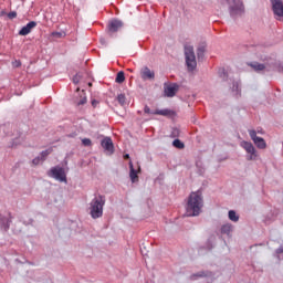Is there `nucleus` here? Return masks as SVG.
Listing matches in <instances>:
<instances>
[{"instance_id": "f257e3e1", "label": "nucleus", "mask_w": 283, "mask_h": 283, "mask_svg": "<svg viewBox=\"0 0 283 283\" xmlns=\"http://www.w3.org/2000/svg\"><path fill=\"white\" fill-rule=\"evenodd\" d=\"M205 207V199L202 198V191H192L186 203V216L188 218H196L202 213Z\"/></svg>"}, {"instance_id": "f03ea898", "label": "nucleus", "mask_w": 283, "mask_h": 283, "mask_svg": "<svg viewBox=\"0 0 283 283\" xmlns=\"http://www.w3.org/2000/svg\"><path fill=\"white\" fill-rule=\"evenodd\" d=\"M105 196L97 195L95 196L91 202L88 203V212L93 220H98V218H103V209L105 207Z\"/></svg>"}, {"instance_id": "7ed1b4c3", "label": "nucleus", "mask_w": 283, "mask_h": 283, "mask_svg": "<svg viewBox=\"0 0 283 283\" xmlns=\"http://www.w3.org/2000/svg\"><path fill=\"white\" fill-rule=\"evenodd\" d=\"M227 2L229 4V12L232 19L244 14V3H242V0H227Z\"/></svg>"}, {"instance_id": "20e7f679", "label": "nucleus", "mask_w": 283, "mask_h": 283, "mask_svg": "<svg viewBox=\"0 0 283 283\" xmlns=\"http://www.w3.org/2000/svg\"><path fill=\"white\" fill-rule=\"evenodd\" d=\"M49 178H53L59 182H67V174H65V168L61 166H54L48 171Z\"/></svg>"}, {"instance_id": "39448f33", "label": "nucleus", "mask_w": 283, "mask_h": 283, "mask_svg": "<svg viewBox=\"0 0 283 283\" xmlns=\"http://www.w3.org/2000/svg\"><path fill=\"white\" fill-rule=\"evenodd\" d=\"M185 56H186V65L189 72H193L198 66V62L196 61V53L193 52V46H185Z\"/></svg>"}, {"instance_id": "423d86ee", "label": "nucleus", "mask_w": 283, "mask_h": 283, "mask_svg": "<svg viewBox=\"0 0 283 283\" xmlns=\"http://www.w3.org/2000/svg\"><path fill=\"white\" fill-rule=\"evenodd\" d=\"M272 6V12L274 14V19L276 21H281L283 18V1L282 0H270Z\"/></svg>"}, {"instance_id": "0eeeda50", "label": "nucleus", "mask_w": 283, "mask_h": 283, "mask_svg": "<svg viewBox=\"0 0 283 283\" xmlns=\"http://www.w3.org/2000/svg\"><path fill=\"white\" fill-rule=\"evenodd\" d=\"M241 147L247 151V160H258V150L250 142H242Z\"/></svg>"}, {"instance_id": "6e6552de", "label": "nucleus", "mask_w": 283, "mask_h": 283, "mask_svg": "<svg viewBox=\"0 0 283 283\" xmlns=\"http://www.w3.org/2000/svg\"><path fill=\"white\" fill-rule=\"evenodd\" d=\"M249 136L258 149H266V140L262 137H258V132H255V129L249 130Z\"/></svg>"}, {"instance_id": "1a4fd4ad", "label": "nucleus", "mask_w": 283, "mask_h": 283, "mask_svg": "<svg viewBox=\"0 0 283 283\" xmlns=\"http://www.w3.org/2000/svg\"><path fill=\"white\" fill-rule=\"evenodd\" d=\"M144 112H145V114H153L156 116H171V114H174V112L169 108L151 111V108H149V106H145Z\"/></svg>"}, {"instance_id": "9d476101", "label": "nucleus", "mask_w": 283, "mask_h": 283, "mask_svg": "<svg viewBox=\"0 0 283 283\" xmlns=\"http://www.w3.org/2000/svg\"><path fill=\"white\" fill-rule=\"evenodd\" d=\"M101 146L103 147L104 151L108 154V156L114 154V142L112 140V137H104L101 142Z\"/></svg>"}, {"instance_id": "9b49d317", "label": "nucleus", "mask_w": 283, "mask_h": 283, "mask_svg": "<svg viewBox=\"0 0 283 283\" xmlns=\"http://www.w3.org/2000/svg\"><path fill=\"white\" fill-rule=\"evenodd\" d=\"M179 90L178 84L174 83V84H165L164 85V94L165 96H167L168 98H174V96H176L177 92Z\"/></svg>"}, {"instance_id": "f8f14e48", "label": "nucleus", "mask_w": 283, "mask_h": 283, "mask_svg": "<svg viewBox=\"0 0 283 283\" xmlns=\"http://www.w3.org/2000/svg\"><path fill=\"white\" fill-rule=\"evenodd\" d=\"M140 77L143 81H154L156 78V73L151 71L148 66H144L140 70Z\"/></svg>"}, {"instance_id": "ddd939ff", "label": "nucleus", "mask_w": 283, "mask_h": 283, "mask_svg": "<svg viewBox=\"0 0 283 283\" xmlns=\"http://www.w3.org/2000/svg\"><path fill=\"white\" fill-rule=\"evenodd\" d=\"M34 28H36V22L30 21L29 23H27V25L22 27V29L19 31V35L28 36V34H30V32H32V30H34Z\"/></svg>"}, {"instance_id": "4468645a", "label": "nucleus", "mask_w": 283, "mask_h": 283, "mask_svg": "<svg viewBox=\"0 0 283 283\" xmlns=\"http://www.w3.org/2000/svg\"><path fill=\"white\" fill-rule=\"evenodd\" d=\"M123 28V21L120 20H112L108 23L107 30L111 34H114V32H118V30Z\"/></svg>"}, {"instance_id": "2eb2a0df", "label": "nucleus", "mask_w": 283, "mask_h": 283, "mask_svg": "<svg viewBox=\"0 0 283 283\" xmlns=\"http://www.w3.org/2000/svg\"><path fill=\"white\" fill-rule=\"evenodd\" d=\"M221 235H228V238H231V233H233V224L226 223L221 226L220 229Z\"/></svg>"}, {"instance_id": "dca6fc26", "label": "nucleus", "mask_w": 283, "mask_h": 283, "mask_svg": "<svg viewBox=\"0 0 283 283\" xmlns=\"http://www.w3.org/2000/svg\"><path fill=\"white\" fill-rule=\"evenodd\" d=\"M129 178L132 182H136L138 180V171H140V167H138V170L134 169V163L129 161Z\"/></svg>"}, {"instance_id": "f3484780", "label": "nucleus", "mask_w": 283, "mask_h": 283, "mask_svg": "<svg viewBox=\"0 0 283 283\" xmlns=\"http://www.w3.org/2000/svg\"><path fill=\"white\" fill-rule=\"evenodd\" d=\"M10 224H12V219L8 217H0L1 229H3L4 231H8V229H10Z\"/></svg>"}, {"instance_id": "a211bd4d", "label": "nucleus", "mask_w": 283, "mask_h": 283, "mask_svg": "<svg viewBox=\"0 0 283 283\" xmlns=\"http://www.w3.org/2000/svg\"><path fill=\"white\" fill-rule=\"evenodd\" d=\"M213 274L211 272H198L192 275H190V280H197L198 277H211Z\"/></svg>"}, {"instance_id": "6ab92c4d", "label": "nucleus", "mask_w": 283, "mask_h": 283, "mask_svg": "<svg viewBox=\"0 0 283 283\" xmlns=\"http://www.w3.org/2000/svg\"><path fill=\"white\" fill-rule=\"evenodd\" d=\"M250 67L254 71V72H262L263 70H265V65L262 63H258V62H252L250 63Z\"/></svg>"}, {"instance_id": "aec40b11", "label": "nucleus", "mask_w": 283, "mask_h": 283, "mask_svg": "<svg viewBox=\"0 0 283 283\" xmlns=\"http://www.w3.org/2000/svg\"><path fill=\"white\" fill-rule=\"evenodd\" d=\"M205 52H207V46L201 45L197 49V57L199 61H202L205 59Z\"/></svg>"}, {"instance_id": "412c9836", "label": "nucleus", "mask_w": 283, "mask_h": 283, "mask_svg": "<svg viewBox=\"0 0 283 283\" xmlns=\"http://www.w3.org/2000/svg\"><path fill=\"white\" fill-rule=\"evenodd\" d=\"M228 218L231 222H238L240 220V216L235 212V210H229Z\"/></svg>"}, {"instance_id": "4be33fe9", "label": "nucleus", "mask_w": 283, "mask_h": 283, "mask_svg": "<svg viewBox=\"0 0 283 283\" xmlns=\"http://www.w3.org/2000/svg\"><path fill=\"white\" fill-rule=\"evenodd\" d=\"M53 149L52 148H48L45 150H42L40 153V158L42 160V163H45V160L48 159V157L50 156V154H52Z\"/></svg>"}, {"instance_id": "5701e85b", "label": "nucleus", "mask_w": 283, "mask_h": 283, "mask_svg": "<svg viewBox=\"0 0 283 283\" xmlns=\"http://www.w3.org/2000/svg\"><path fill=\"white\" fill-rule=\"evenodd\" d=\"M87 103V96H85V91H81L80 99L76 101V105H85Z\"/></svg>"}, {"instance_id": "b1692460", "label": "nucleus", "mask_w": 283, "mask_h": 283, "mask_svg": "<svg viewBox=\"0 0 283 283\" xmlns=\"http://www.w3.org/2000/svg\"><path fill=\"white\" fill-rule=\"evenodd\" d=\"M115 83H125V72L119 71L116 75Z\"/></svg>"}, {"instance_id": "393cba45", "label": "nucleus", "mask_w": 283, "mask_h": 283, "mask_svg": "<svg viewBox=\"0 0 283 283\" xmlns=\"http://www.w3.org/2000/svg\"><path fill=\"white\" fill-rule=\"evenodd\" d=\"M218 74L223 81H229V73L227 72V70L220 69Z\"/></svg>"}, {"instance_id": "a878e982", "label": "nucleus", "mask_w": 283, "mask_h": 283, "mask_svg": "<svg viewBox=\"0 0 283 283\" xmlns=\"http://www.w3.org/2000/svg\"><path fill=\"white\" fill-rule=\"evenodd\" d=\"M172 146L176 147V149H185V143H182L180 139H175L172 142Z\"/></svg>"}, {"instance_id": "bb28decb", "label": "nucleus", "mask_w": 283, "mask_h": 283, "mask_svg": "<svg viewBox=\"0 0 283 283\" xmlns=\"http://www.w3.org/2000/svg\"><path fill=\"white\" fill-rule=\"evenodd\" d=\"M180 137V129L179 128H172L170 133V138H179Z\"/></svg>"}, {"instance_id": "cd10ccee", "label": "nucleus", "mask_w": 283, "mask_h": 283, "mask_svg": "<svg viewBox=\"0 0 283 283\" xmlns=\"http://www.w3.org/2000/svg\"><path fill=\"white\" fill-rule=\"evenodd\" d=\"M232 92H237V95L240 96V82H233V85H232Z\"/></svg>"}, {"instance_id": "c85d7f7f", "label": "nucleus", "mask_w": 283, "mask_h": 283, "mask_svg": "<svg viewBox=\"0 0 283 283\" xmlns=\"http://www.w3.org/2000/svg\"><path fill=\"white\" fill-rule=\"evenodd\" d=\"M117 101H118L119 105H125V101H126L125 94H119L117 96Z\"/></svg>"}, {"instance_id": "c756f323", "label": "nucleus", "mask_w": 283, "mask_h": 283, "mask_svg": "<svg viewBox=\"0 0 283 283\" xmlns=\"http://www.w3.org/2000/svg\"><path fill=\"white\" fill-rule=\"evenodd\" d=\"M82 145H84V147H92V139L90 138L82 139Z\"/></svg>"}, {"instance_id": "7c9ffc66", "label": "nucleus", "mask_w": 283, "mask_h": 283, "mask_svg": "<svg viewBox=\"0 0 283 283\" xmlns=\"http://www.w3.org/2000/svg\"><path fill=\"white\" fill-rule=\"evenodd\" d=\"M41 163H43V159H41V157H35L32 159V165H34L36 167V165H41Z\"/></svg>"}, {"instance_id": "2f4dec72", "label": "nucleus", "mask_w": 283, "mask_h": 283, "mask_svg": "<svg viewBox=\"0 0 283 283\" xmlns=\"http://www.w3.org/2000/svg\"><path fill=\"white\" fill-rule=\"evenodd\" d=\"M12 67H21V60H14L12 61Z\"/></svg>"}, {"instance_id": "473e14b6", "label": "nucleus", "mask_w": 283, "mask_h": 283, "mask_svg": "<svg viewBox=\"0 0 283 283\" xmlns=\"http://www.w3.org/2000/svg\"><path fill=\"white\" fill-rule=\"evenodd\" d=\"M51 34H52V36H55L56 39H61V36H63V33L59 32V31H54Z\"/></svg>"}, {"instance_id": "72a5a7b5", "label": "nucleus", "mask_w": 283, "mask_h": 283, "mask_svg": "<svg viewBox=\"0 0 283 283\" xmlns=\"http://www.w3.org/2000/svg\"><path fill=\"white\" fill-rule=\"evenodd\" d=\"M8 19H17V11H11L8 13Z\"/></svg>"}, {"instance_id": "f704fd0d", "label": "nucleus", "mask_w": 283, "mask_h": 283, "mask_svg": "<svg viewBox=\"0 0 283 283\" xmlns=\"http://www.w3.org/2000/svg\"><path fill=\"white\" fill-rule=\"evenodd\" d=\"M101 102H98V99H92V102H91V105H92V107H98V104H99Z\"/></svg>"}, {"instance_id": "c9c22d12", "label": "nucleus", "mask_w": 283, "mask_h": 283, "mask_svg": "<svg viewBox=\"0 0 283 283\" xmlns=\"http://www.w3.org/2000/svg\"><path fill=\"white\" fill-rule=\"evenodd\" d=\"M207 247H208V250H209V251H211V250L213 249V244L211 243L210 240H208Z\"/></svg>"}, {"instance_id": "e433bc0d", "label": "nucleus", "mask_w": 283, "mask_h": 283, "mask_svg": "<svg viewBox=\"0 0 283 283\" xmlns=\"http://www.w3.org/2000/svg\"><path fill=\"white\" fill-rule=\"evenodd\" d=\"M255 132H256V134H264V129H262V128H258Z\"/></svg>"}, {"instance_id": "4c0bfd02", "label": "nucleus", "mask_w": 283, "mask_h": 283, "mask_svg": "<svg viewBox=\"0 0 283 283\" xmlns=\"http://www.w3.org/2000/svg\"><path fill=\"white\" fill-rule=\"evenodd\" d=\"M17 145H20V142H13V143L11 144V147H17Z\"/></svg>"}, {"instance_id": "58836bf2", "label": "nucleus", "mask_w": 283, "mask_h": 283, "mask_svg": "<svg viewBox=\"0 0 283 283\" xmlns=\"http://www.w3.org/2000/svg\"><path fill=\"white\" fill-rule=\"evenodd\" d=\"M125 160H128L129 154L124 155Z\"/></svg>"}, {"instance_id": "ea45409f", "label": "nucleus", "mask_w": 283, "mask_h": 283, "mask_svg": "<svg viewBox=\"0 0 283 283\" xmlns=\"http://www.w3.org/2000/svg\"><path fill=\"white\" fill-rule=\"evenodd\" d=\"M88 86L92 87V83H88Z\"/></svg>"}]
</instances>
